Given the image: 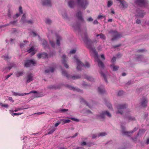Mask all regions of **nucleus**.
Masks as SVG:
<instances>
[{
	"label": "nucleus",
	"instance_id": "obj_36",
	"mask_svg": "<svg viewBox=\"0 0 149 149\" xmlns=\"http://www.w3.org/2000/svg\"><path fill=\"white\" fill-rule=\"evenodd\" d=\"M99 72L101 74V75L103 77L105 82H107V80L106 75L102 72V71H99Z\"/></svg>",
	"mask_w": 149,
	"mask_h": 149
},
{
	"label": "nucleus",
	"instance_id": "obj_57",
	"mask_svg": "<svg viewBox=\"0 0 149 149\" xmlns=\"http://www.w3.org/2000/svg\"><path fill=\"white\" fill-rule=\"evenodd\" d=\"M102 17H105V16L100 15L98 16L97 19H101Z\"/></svg>",
	"mask_w": 149,
	"mask_h": 149
},
{
	"label": "nucleus",
	"instance_id": "obj_15",
	"mask_svg": "<svg viewBox=\"0 0 149 149\" xmlns=\"http://www.w3.org/2000/svg\"><path fill=\"white\" fill-rule=\"evenodd\" d=\"M62 63L64 65L65 67L66 68H68L69 67V66L68 64H66V60L67 59V58L66 57V56L65 55H63L62 56Z\"/></svg>",
	"mask_w": 149,
	"mask_h": 149
},
{
	"label": "nucleus",
	"instance_id": "obj_53",
	"mask_svg": "<svg viewBox=\"0 0 149 149\" xmlns=\"http://www.w3.org/2000/svg\"><path fill=\"white\" fill-rule=\"evenodd\" d=\"M107 134L105 132H103L99 133L98 134V137L100 136H104L107 135Z\"/></svg>",
	"mask_w": 149,
	"mask_h": 149
},
{
	"label": "nucleus",
	"instance_id": "obj_11",
	"mask_svg": "<svg viewBox=\"0 0 149 149\" xmlns=\"http://www.w3.org/2000/svg\"><path fill=\"white\" fill-rule=\"evenodd\" d=\"M31 93H36V94L35 95V96L36 97H40L43 96L44 95L41 93H38L37 91H31L29 93H24L25 95H28Z\"/></svg>",
	"mask_w": 149,
	"mask_h": 149
},
{
	"label": "nucleus",
	"instance_id": "obj_27",
	"mask_svg": "<svg viewBox=\"0 0 149 149\" xmlns=\"http://www.w3.org/2000/svg\"><path fill=\"white\" fill-rule=\"evenodd\" d=\"M27 51L28 53H31V55L32 56L34 55L36 52V51L34 50V49L33 47H31Z\"/></svg>",
	"mask_w": 149,
	"mask_h": 149
},
{
	"label": "nucleus",
	"instance_id": "obj_14",
	"mask_svg": "<svg viewBox=\"0 0 149 149\" xmlns=\"http://www.w3.org/2000/svg\"><path fill=\"white\" fill-rule=\"evenodd\" d=\"M33 74L31 73L28 74L26 77V83H28L33 80Z\"/></svg>",
	"mask_w": 149,
	"mask_h": 149
},
{
	"label": "nucleus",
	"instance_id": "obj_10",
	"mask_svg": "<svg viewBox=\"0 0 149 149\" xmlns=\"http://www.w3.org/2000/svg\"><path fill=\"white\" fill-rule=\"evenodd\" d=\"M148 101L147 99L145 97L142 98L141 100L140 104L141 106L145 107L147 106Z\"/></svg>",
	"mask_w": 149,
	"mask_h": 149
},
{
	"label": "nucleus",
	"instance_id": "obj_23",
	"mask_svg": "<svg viewBox=\"0 0 149 149\" xmlns=\"http://www.w3.org/2000/svg\"><path fill=\"white\" fill-rule=\"evenodd\" d=\"M43 46L44 47L45 49L47 50V49H49V47L48 45V44L47 41L45 40H42V43Z\"/></svg>",
	"mask_w": 149,
	"mask_h": 149
},
{
	"label": "nucleus",
	"instance_id": "obj_2",
	"mask_svg": "<svg viewBox=\"0 0 149 149\" xmlns=\"http://www.w3.org/2000/svg\"><path fill=\"white\" fill-rule=\"evenodd\" d=\"M74 61L76 62L77 65V68L78 70H81L83 67L89 68L90 67V65L88 62H86L85 65L83 64L76 55L74 56Z\"/></svg>",
	"mask_w": 149,
	"mask_h": 149
},
{
	"label": "nucleus",
	"instance_id": "obj_28",
	"mask_svg": "<svg viewBox=\"0 0 149 149\" xmlns=\"http://www.w3.org/2000/svg\"><path fill=\"white\" fill-rule=\"evenodd\" d=\"M72 27L75 30H77L78 31L80 30V25L79 24H74L72 25Z\"/></svg>",
	"mask_w": 149,
	"mask_h": 149
},
{
	"label": "nucleus",
	"instance_id": "obj_49",
	"mask_svg": "<svg viewBox=\"0 0 149 149\" xmlns=\"http://www.w3.org/2000/svg\"><path fill=\"white\" fill-rule=\"evenodd\" d=\"M52 21L49 19L47 18L46 19L45 22L46 24H49L52 23Z\"/></svg>",
	"mask_w": 149,
	"mask_h": 149
},
{
	"label": "nucleus",
	"instance_id": "obj_34",
	"mask_svg": "<svg viewBox=\"0 0 149 149\" xmlns=\"http://www.w3.org/2000/svg\"><path fill=\"white\" fill-rule=\"evenodd\" d=\"M96 36L97 37L100 36V38L103 40H105L106 39V37L105 35L102 33L97 35Z\"/></svg>",
	"mask_w": 149,
	"mask_h": 149
},
{
	"label": "nucleus",
	"instance_id": "obj_1",
	"mask_svg": "<svg viewBox=\"0 0 149 149\" xmlns=\"http://www.w3.org/2000/svg\"><path fill=\"white\" fill-rule=\"evenodd\" d=\"M81 36L87 47L90 49L91 52L94 54L95 61L98 63L99 67L101 69H104V66L103 63L99 58L98 54L96 52V49L92 46V44L93 42H96L97 41L95 40V41H92L88 38L87 30L86 29H85L84 34L81 35Z\"/></svg>",
	"mask_w": 149,
	"mask_h": 149
},
{
	"label": "nucleus",
	"instance_id": "obj_40",
	"mask_svg": "<svg viewBox=\"0 0 149 149\" xmlns=\"http://www.w3.org/2000/svg\"><path fill=\"white\" fill-rule=\"evenodd\" d=\"M85 78L87 79L88 80L91 81L92 82L94 80V79L92 77L87 75L86 76Z\"/></svg>",
	"mask_w": 149,
	"mask_h": 149
},
{
	"label": "nucleus",
	"instance_id": "obj_19",
	"mask_svg": "<svg viewBox=\"0 0 149 149\" xmlns=\"http://www.w3.org/2000/svg\"><path fill=\"white\" fill-rule=\"evenodd\" d=\"M42 4L43 5L47 6H51V2L50 0H42Z\"/></svg>",
	"mask_w": 149,
	"mask_h": 149
},
{
	"label": "nucleus",
	"instance_id": "obj_21",
	"mask_svg": "<svg viewBox=\"0 0 149 149\" xmlns=\"http://www.w3.org/2000/svg\"><path fill=\"white\" fill-rule=\"evenodd\" d=\"M67 87L69 88V89L70 90H72L73 91H75L78 92H80L81 93H82L83 91L82 90H80V89L78 88H76L73 87L69 85H68Z\"/></svg>",
	"mask_w": 149,
	"mask_h": 149
},
{
	"label": "nucleus",
	"instance_id": "obj_48",
	"mask_svg": "<svg viewBox=\"0 0 149 149\" xmlns=\"http://www.w3.org/2000/svg\"><path fill=\"white\" fill-rule=\"evenodd\" d=\"M34 22V21L33 20H27L25 23H27L29 24H32Z\"/></svg>",
	"mask_w": 149,
	"mask_h": 149
},
{
	"label": "nucleus",
	"instance_id": "obj_32",
	"mask_svg": "<svg viewBox=\"0 0 149 149\" xmlns=\"http://www.w3.org/2000/svg\"><path fill=\"white\" fill-rule=\"evenodd\" d=\"M120 3L122 5L123 8H126L128 6L127 4V3L124 0H122V1H121V2Z\"/></svg>",
	"mask_w": 149,
	"mask_h": 149
},
{
	"label": "nucleus",
	"instance_id": "obj_51",
	"mask_svg": "<svg viewBox=\"0 0 149 149\" xmlns=\"http://www.w3.org/2000/svg\"><path fill=\"white\" fill-rule=\"evenodd\" d=\"M106 105L109 109H112L111 105L110 104V103L109 102H108L107 103Z\"/></svg>",
	"mask_w": 149,
	"mask_h": 149
},
{
	"label": "nucleus",
	"instance_id": "obj_13",
	"mask_svg": "<svg viewBox=\"0 0 149 149\" xmlns=\"http://www.w3.org/2000/svg\"><path fill=\"white\" fill-rule=\"evenodd\" d=\"M137 14L136 15L140 17H143L145 14V13L144 11L140 10L139 8L136 10Z\"/></svg>",
	"mask_w": 149,
	"mask_h": 149
},
{
	"label": "nucleus",
	"instance_id": "obj_7",
	"mask_svg": "<svg viewBox=\"0 0 149 149\" xmlns=\"http://www.w3.org/2000/svg\"><path fill=\"white\" fill-rule=\"evenodd\" d=\"M121 127L122 130V134L123 135H127L128 136H130L131 133L136 131L138 129V128L136 127L134 128V130H133L131 131H126L125 130V127L124 126L121 125Z\"/></svg>",
	"mask_w": 149,
	"mask_h": 149
},
{
	"label": "nucleus",
	"instance_id": "obj_22",
	"mask_svg": "<svg viewBox=\"0 0 149 149\" xmlns=\"http://www.w3.org/2000/svg\"><path fill=\"white\" fill-rule=\"evenodd\" d=\"M98 92L101 94H103L105 93V91L103 86H101L98 88Z\"/></svg>",
	"mask_w": 149,
	"mask_h": 149
},
{
	"label": "nucleus",
	"instance_id": "obj_17",
	"mask_svg": "<svg viewBox=\"0 0 149 149\" xmlns=\"http://www.w3.org/2000/svg\"><path fill=\"white\" fill-rule=\"evenodd\" d=\"M38 57L39 58H45L47 57V53L45 52L39 53L38 55Z\"/></svg>",
	"mask_w": 149,
	"mask_h": 149
},
{
	"label": "nucleus",
	"instance_id": "obj_29",
	"mask_svg": "<svg viewBox=\"0 0 149 149\" xmlns=\"http://www.w3.org/2000/svg\"><path fill=\"white\" fill-rule=\"evenodd\" d=\"M16 23V21H11L10 22V23L9 24H6L3 25L2 26H0V28L1 27L4 26H9L10 24H12L13 25H15Z\"/></svg>",
	"mask_w": 149,
	"mask_h": 149
},
{
	"label": "nucleus",
	"instance_id": "obj_60",
	"mask_svg": "<svg viewBox=\"0 0 149 149\" xmlns=\"http://www.w3.org/2000/svg\"><path fill=\"white\" fill-rule=\"evenodd\" d=\"M50 42L51 45L52 46V47H55V43H54V42H53L52 41H51L50 40Z\"/></svg>",
	"mask_w": 149,
	"mask_h": 149
},
{
	"label": "nucleus",
	"instance_id": "obj_30",
	"mask_svg": "<svg viewBox=\"0 0 149 149\" xmlns=\"http://www.w3.org/2000/svg\"><path fill=\"white\" fill-rule=\"evenodd\" d=\"M56 44L58 46H59L60 45V40H61V38L58 35H56Z\"/></svg>",
	"mask_w": 149,
	"mask_h": 149
},
{
	"label": "nucleus",
	"instance_id": "obj_38",
	"mask_svg": "<svg viewBox=\"0 0 149 149\" xmlns=\"http://www.w3.org/2000/svg\"><path fill=\"white\" fill-rule=\"evenodd\" d=\"M54 69L53 67H50L49 69H47L45 71L46 73H48L49 72H53L54 71Z\"/></svg>",
	"mask_w": 149,
	"mask_h": 149
},
{
	"label": "nucleus",
	"instance_id": "obj_50",
	"mask_svg": "<svg viewBox=\"0 0 149 149\" xmlns=\"http://www.w3.org/2000/svg\"><path fill=\"white\" fill-rule=\"evenodd\" d=\"M62 120H63V124H65V123H69L71 121L69 119H63Z\"/></svg>",
	"mask_w": 149,
	"mask_h": 149
},
{
	"label": "nucleus",
	"instance_id": "obj_26",
	"mask_svg": "<svg viewBox=\"0 0 149 149\" xmlns=\"http://www.w3.org/2000/svg\"><path fill=\"white\" fill-rule=\"evenodd\" d=\"M105 115H106L105 113V111L103 112L100 115H97V118L98 119L102 118L104 119L105 118Z\"/></svg>",
	"mask_w": 149,
	"mask_h": 149
},
{
	"label": "nucleus",
	"instance_id": "obj_39",
	"mask_svg": "<svg viewBox=\"0 0 149 149\" xmlns=\"http://www.w3.org/2000/svg\"><path fill=\"white\" fill-rule=\"evenodd\" d=\"M62 15L64 18L66 19H68V17L67 15L66 12L65 11L62 12Z\"/></svg>",
	"mask_w": 149,
	"mask_h": 149
},
{
	"label": "nucleus",
	"instance_id": "obj_8",
	"mask_svg": "<svg viewBox=\"0 0 149 149\" xmlns=\"http://www.w3.org/2000/svg\"><path fill=\"white\" fill-rule=\"evenodd\" d=\"M62 74L63 75L65 76L68 79H78L80 77L79 75L73 76H70L67 73L66 71L64 70H62Z\"/></svg>",
	"mask_w": 149,
	"mask_h": 149
},
{
	"label": "nucleus",
	"instance_id": "obj_37",
	"mask_svg": "<svg viewBox=\"0 0 149 149\" xmlns=\"http://www.w3.org/2000/svg\"><path fill=\"white\" fill-rule=\"evenodd\" d=\"M110 67L113 71L117 70L119 68L118 66L114 65H111Z\"/></svg>",
	"mask_w": 149,
	"mask_h": 149
},
{
	"label": "nucleus",
	"instance_id": "obj_46",
	"mask_svg": "<svg viewBox=\"0 0 149 149\" xmlns=\"http://www.w3.org/2000/svg\"><path fill=\"white\" fill-rule=\"evenodd\" d=\"M66 118H69V119H71V120H72L76 122H78L79 121V120L77 118H74L69 117H67Z\"/></svg>",
	"mask_w": 149,
	"mask_h": 149
},
{
	"label": "nucleus",
	"instance_id": "obj_45",
	"mask_svg": "<svg viewBox=\"0 0 149 149\" xmlns=\"http://www.w3.org/2000/svg\"><path fill=\"white\" fill-rule=\"evenodd\" d=\"M26 18V16L25 14H24L23 16L22 17L21 21L22 22L24 23H25L26 21V20H25Z\"/></svg>",
	"mask_w": 149,
	"mask_h": 149
},
{
	"label": "nucleus",
	"instance_id": "obj_6",
	"mask_svg": "<svg viewBox=\"0 0 149 149\" xmlns=\"http://www.w3.org/2000/svg\"><path fill=\"white\" fill-rule=\"evenodd\" d=\"M135 3L138 6L142 7H145L147 3L146 0H136Z\"/></svg>",
	"mask_w": 149,
	"mask_h": 149
},
{
	"label": "nucleus",
	"instance_id": "obj_54",
	"mask_svg": "<svg viewBox=\"0 0 149 149\" xmlns=\"http://www.w3.org/2000/svg\"><path fill=\"white\" fill-rule=\"evenodd\" d=\"M30 146L27 145H24L23 146V147L22 149H30L29 148Z\"/></svg>",
	"mask_w": 149,
	"mask_h": 149
},
{
	"label": "nucleus",
	"instance_id": "obj_16",
	"mask_svg": "<svg viewBox=\"0 0 149 149\" xmlns=\"http://www.w3.org/2000/svg\"><path fill=\"white\" fill-rule=\"evenodd\" d=\"M130 112L128 110L125 111V114L126 116L128 118V120L129 121L134 120L135 118L134 117L128 116V114L130 113Z\"/></svg>",
	"mask_w": 149,
	"mask_h": 149
},
{
	"label": "nucleus",
	"instance_id": "obj_24",
	"mask_svg": "<svg viewBox=\"0 0 149 149\" xmlns=\"http://www.w3.org/2000/svg\"><path fill=\"white\" fill-rule=\"evenodd\" d=\"M16 66V65L14 63H10L8 65V66L6 67L5 69L6 70V71H9L12 67H15Z\"/></svg>",
	"mask_w": 149,
	"mask_h": 149
},
{
	"label": "nucleus",
	"instance_id": "obj_31",
	"mask_svg": "<svg viewBox=\"0 0 149 149\" xmlns=\"http://www.w3.org/2000/svg\"><path fill=\"white\" fill-rule=\"evenodd\" d=\"M68 111V109L60 108L57 110V112L59 113H64Z\"/></svg>",
	"mask_w": 149,
	"mask_h": 149
},
{
	"label": "nucleus",
	"instance_id": "obj_3",
	"mask_svg": "<svg viewBox=\"0 0 149 149\" xmlns=\"http://www.w3.org/2000/svg\"><path fill=\"white\" fill-rule=\"evenodd\" d=\"M109 33H110L112 36L113 38L112 40H117V39L121 38L122 36V35L120 33H118L117 31L111 30L109 32Z\"/></svg>",
	"mask_w": 149,
	"mask_h": 149
},
{
	"label": "nucleus",
	"instance_id": "obj_4",
	"mask_svg": "<svg viewBox=\"0 0 149 149\" xmlns=\"http://www.w3.org/2000/svg\"><path fill=\"white\" fill-rule=\"evenodd\" d=\"M78 4L82 8L85 9L88 5V0H77Z\"/></svg>",
	"mask_w": 149,
	"mask_h": 149
},
{
	"label": "nucleus",
	"instance_id": "obj_59",
	"mask_svg": "<svg viewBox=\"0 0 149 149\" xmlns=\"http://www.w3.org/2000/svg\"><path fill=\"white\" fill-rule=\"evenodd\" d=\"M124 93V92L122 91H119L118 93V95L119 96H121Z\"/></svg>",
	"mask_w": 149,
	"mask_h": 149
},
{
	"label": "nucleus",
	"instance_id": "obj_20",
	"mask_svg": "<svg viewBox=\"0 0 149 149\" xmlns=\"http://www.w3.org/2000/svg\"><path fill=\"white\" fill-rule=\"evenodd\" d=\"M56 130V128L54 126H52L48 130L49 132L45 134V135L50 134L52 133Z\"/></svg>",
	"mask_w": 149,
	"mask_h": 149
},
{
	"label": "nucleus",
	"instance_id": "obj_18",
	"mask_svg": "<svg viewBox=\"0 0 149 149\" xmlns=\"http://www.w3.org/2000/svg\"><path fill=\"white\" fill-rule=\"evenodd\" d=\"M68 6L71 8H73L75 5V3L74 0H69L68 2Z\"/></svg>",
	"mask_w": 149,
	"mask_h": 149
},
{
	"label": "nucleus",
	"instance_id": "obj_44",
	"mask_svg": "<svg viewBox=\"0 0 149 149\" xmlns=\"http://www.w3.org/2000/svg\"><path fill=\"white\" fill-rule=\"evenodd\" d=\"M113 4V2L111 0H109L107 3V6L108 7H110Z\"/></svg>",
	"mask_w": 149,
	"mask_h": 149
},
{
	"label": "nucleus",
	"instance_id": "obj_42",
	"mask_svg": "<svg viewBox=\"0 0 149 149\" xmlns=\"http://www.w3.org/2000/svg\"><path fill=\"white\" fill-rule=\"evenodd\" d=\"M13 94L14 96L18 95L19 96H23L24 95H25L24 93H18L15 92H13Z\"/></svg>",
	"mask_w": 149,
	"mask_h": 149
},
{
	"label": "nucleus",
	"instance_id": "obj_61",
	"mask_svg": "<svg viewBox=\"0 0 149 149\" xmlns=\"http://www.w3.org/2000/svg\"><path fill=\"white\" fill-rule=\"evenodd\" d=\"M99 137H98V135L93 134L92 136V138L93 139H96Z\"/></svg>",
	"mask_w": 149,
	"mask_h": 149
},
{
	"label": "nucleus",
	"instance_id": "obj_35",
	"mask_svg": "<svg viewBox=\"0 0 149 149\" xmlns=\"http://www.w3.org/2000/svg\"><path fill=\"white\" fill-rule=\"evenodd\" d=\"M80 101L81 103H84L85 104H86L88 106L89 108H91V107L89 105L88 103L86 102L85 100L84 99L82 98H81L80 99Z\"/></svg>",
	"mask_w": 149,
	"mask_h": 149
},
{
	"label": "nucleus",
	"instance_id": "obj_41",
	"mask_svg": "<svg viewBox=\"0 0 149 149\" xmlns=\"http://www.w3.org/2000/svg\"><path fill=\"white\" fill-rule=\"evenodd\" d=\"M143 56L141 55L137 56L136 57V60L138 61H143Z\"/></svg>",
	"mask_w": 149,
	"mask_h": 149
},
{
	"label": "nucleus",
	"instance_id": "obj_25",
	"mask_svg": "<svg viewBox=\"0 0 149 149\" xmlns=\"http://www.w3.org/2000/svg\"><path fill=\"white\" fill-rule=\"evenodd\" d=\"M145 132V130L144 129L140 130H139V131L137 134L136 137L134 139L132 138V140L134 141H136L137 139V137L138 136L139 134H143Z\"/></svg>",
	"mask_w": 149,
	"mask_h": 149
},
{
	"label": "nucleus",
	"instance_id": "obj_43",
	"mask_svg": "<svg viewBox=\"0 0 149 149\" xmlns=\"http://www.w3.org/2000/svg\"><path fill=\"white\" fill-rule=\"evenodd\" d=\"M11 112V111H10V113L11 114V115L13 116L20 115L21 114L23 113V112H22V113H14L13 112Z\"/></svg>",
	"mask_w": 149,
	"mask_h": 149
},
{
	"label": "nucleus",
	"instance_id": "obj_55",
	"mask_svg": "<svg viewBox=\"0 0 149 149\" xmlns=\"http://www.w3.org/2000/svg\"><path fill=\"white\" fill-rule=\"evenodd\" d=\"M16 108L17 109V111H19V110H22L24 109H26L27 108H28V107L24 108L23 107H18V108Z\"/></svg>",
	"mask_w": 149,
	"mask_h": 149
},
{
	"label": "nucleus",
	"instance_id": "obj_56",
	"mask_svg": "<svg viewBox=\"0 0 149 149\" xmlns=\"http://www.w3.org/2000/svg\"><path fill=\"white\" fill-rule=\"evenodd\" d=\"M76 50L75 49H73L70 51L69 53V54H72L75 53Z\"/></svg>",
	"mask_w": 149,
	"mask_h": 149
},
{
	"label": "nucleus",
	"instance_id": "obj_62",
	"mask_svg": "<svg viewBox=\"0 0 149 149\" xmlns=\"http://www.w3.org/2000/svg\"><path fill=\"white\" fill-rule=\"evenodd\" d=\"M116 60V58L115 57H113L111 60V61L112 63H114Z\"/></svg>",
	"mask_w": 149,
	"mask_h": 149
},
{
	"label": "nucleus",
	"instance_id": "obj_9",
	"mask_svg": "<svg viewBox=\"0 0 149 149\" xmlns=\"http://www.w3.org/2000/svg\"><path fill=\"white\" fill-rule=\"evenodd\" d=\"M35 62L33 60H29L25 63L24 66L28 67L34 65Z\"/></svg>",
	"mask_w": 149,
	"mask_h": 149
},
{
	"label": "nucleus",
	"instance_id": "obj_64",
	"mask_svg": "<svg viewBox=\"0 0 149 149\" xmlns=\"http://www.w3.org/2000/svg\"><path fill=\"white\" fill-rule=\"evenodd\" d=\"M19 12L21 14H22L23 13V11L22 10V8L21 6H20L19 8Z\"/></svg>",
	"mask_w": 149,
	"mask_h": 149
},
{
	"label": "nucleus",
	"instance_id": "obj_33",
	"mask_svg": "<svg viewBox=\"0 0 149 149\" xmlns=\"http://www.w3.org/2000/svg\"><path fill=\"white\" fill-rule=\"evenodd\" d=\"M15 74L17 77H19L23 74V71H17L15 72Z\"/></svg>",
	"mask_w": 149,
	"mask_h": 149
},
{
	"label": "nucleus",
	"instance_id": "obj_63",
	"mask_svg": "<svg viewBox=\"0 0 149 149\" xmlns=\"http://www.w3.org/2000/svg\"><path fill=\"white\" fill-rule=\"evenodd\" d=\"M61 122L59 121H57V123L55 124V127H57L60 123Z\"/></svg>",
	"mask_w": 149,
	"mask_h": 149
},
{
	"label": "nucleus",
	"instance_id": "obj_47",
	"mask_svg": "<svg viewBox=\"0 0 149 149\" xmlns=\"http://www.w3.org/2000/svg\"><path fill=\"white\" fill-rule=\"evenodd\" d=\"M0 105L3 107H4L8 108L9 107V105L7 104H4L1 103H0Z\"/></svg>",
	"mask_w": 149,
	"mask_h": 149
},
{
	"label": "nucleus",
	"instance_id": "obj_58",
	"mask_svg": "<svg viewBox=\"0 0 149 149\" xmlns=\"http://www.w3.org/2000/svg\"><path fill=\"white\" fill-rule=\"evenodd\" d=\"M2 57L4 59L6 60L9 59L10 58L9 56H8V55L3 56H2Z\"/></svg>",
	"mask_w": 149,
	"mask_h": 149
},
{
	"label": "nucleus",
	"instance_id": "obj_12",
	"mask_svg": "<svg viewBox=\"0 0 149 149\" xmlns=\"http://www.w3.org/2000/svg\"><path fill=\"white\" fill-rule=\"evenodd\" d=\"M76 17L79 20L83 22L84 21L82 15V13L80 11L77 12L75 15Z\"/></svg>",
	"mask_w": 149,
	"mask_h": 149
},
{
	"label": "nucleus",
	"instance_id": "obj_52",
	"mask_svg": "<svg viewBox=\"0 0 149 149\" xmlns=\"http://www.w3.org/2000/svg\"><path fill=\"white\" fill-rule=\"evenodd\" d=\"M105 113L106 115H107L108 117L109 118L111 117V114L109 111H105Z\"/></svg>",
	"mask_w": 149,
	"mask_h": 149
},
{
	"label": "nucleus",
	"instance_id": "obj_5",
	"mask_svg": "<svg viewBox=\"0 0 149 149\" xmlns=\"http://www.w3.org/2000/svg\"><path fill=\"white\" fill-rule=\"evenodd\" d=\"M126 107V105L125 104H119L117 107V111L116 112V114L118 115V114H122L123 113V111H124V109Z\"/></svg>",
	"mask_w": 149,
	"mask_h": 149
}]
</instances>
